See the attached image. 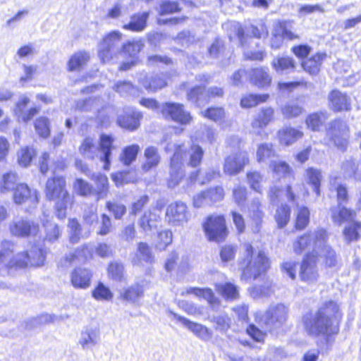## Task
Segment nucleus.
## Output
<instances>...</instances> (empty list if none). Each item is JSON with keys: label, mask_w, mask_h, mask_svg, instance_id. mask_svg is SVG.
<instances>
[{"label": "nucleus", "mask_w": 361, "mask_h": 361, "mask_svg": "<svg viewBox=\"0 0 361 361\" xmlns=\"http://www.w3.org/2000/svg\"><path fill=\"white\" fill-rule=\"evenodd\" d=\"M338 312V305L332 301L324 302L315 312L303 316L302 321L306 331L311 336H330L336 334L337 326L333 324V319Z\"/></svg>", "instance_id": "nucleus-1"}, {"label": "nucleus", "mask_w": 361, "mask_h": 361, "mask_svg": "<svg viewBox=\"0 0 361 361\" xmlns=\"http://www.w3.org/2000/svg\"><path fill=\"white\" fill-rule=\"evenodd\" d=\"M14 245L10 241L1 243L0 249V273L11 268H24L28 264L39 267L43 264L44 252L37 246H34L27 252L13 256Z\"/></svg>", "instance_id": "nucleus-2"}, {"label": "nucleus", "mask_w": 361, "mask_h": 361, "mask_svg": "<svg viewBox=\"0 0 361 361\" xmlns=\"http://www.w3.org/2000/svg\"><path fill=\"white\" fill-rule=\"evenodd\" d=\"M244 256L240 262L243 280L255 279L269 268V259L262 251L255 252L249 243L243 245Z\"/></svg>", "instance_id": "nucleus-3"}, {"label": "nucleus", "mask_w": 361, "mask_h": 361, "mask_svg": "<svg viewBox=\"0 0 361 361\" xmlns=\"http://www.w3.org/2000/svg\"><path fill=\"white\" fill-rule=\"evenodd\" d=\"M65 185L63 177H54L47 180L45 191L47 199L56 200V216L61 219L66 217V210L72 204V197L65 189Z\"/></svg>", "instance_id": "nucleus-4"}, {"label": "nucleus", "mask_w": 361, "mask_h": 361, "mask_svg": "<svg viewBox=\"0 0 361 361\" xmlns=\"http://www.w3.org/2000/svg\"><path fill=\"white\" fill-rule=\"evenodd\" d=\"M326 137L341 152H345L350 139V128L347 122L341 118L331 121L326 126Z\"/></svg>", "instance_id": "nucleus-5"}, {"label": "nucleus", "mask_w": 361, "mask_h": 361, "mask_svg": "<svg viewBox=\"0 0 361 361\" xmlns=\"http://www.w3.org/2000/svg\"><path fill=\"white\" fill-rule=\"evenodd\" d=\"M329 236L328 232L322 228H319L314 232L305 233L293 243L294 252L301 254L306 249H312L310 254L315 255L321 250L322 245L329 240Z\"/></svg>", "instance_id": "nucleus-6"}, {"label": "nucleus", "mask_w": 361, "mask_h": 361, "mask_svg": "<svg viewBox=\"0 0 361 361\" xmlns=\"http://www.w3.org/2000/svg\"><path fill=\"white\" fill-rule=\"evenodd\" d=\"M39 195L37 190L30 188L25 183H20L13 193V202L23 205L25 212L31 214L38 205Z\"/></svg>", "instance_id": "nucleus-7"}, {"label": "nucleus", "mask_w": 361, "mask_h": 361, "mask_svg": "<svg viewBox=\"0 0 361 361\" xmlns=\"http://www.w3.org/2000/svg\"><path fill=\"white\" fill-rule=\"evenodd\" d=\"M205 235L208 240L221 242L227 235L226 221L221 215H211L202 224Z\"/></svg>", "instance_id": "nucleus-8"}, {"label": "nucleus", "mask_w": 361, "mask_h": 361, "mask_svg": "<svg viewBox=\"0 0 361 361\" xmlns=\"http://www.w3.org/2000/svg\"><path fill=\"white\" fill-rule=\"evenodd\" d=\"M122 34L113 31L108 34L99 44V56L103 63L109 62L114 56L121 53Z\"/></svg>", "instance_id": "nucleus-9"}, {"label": "nucleus", "mask_w": 361, "mask_h": 361, "mask_svg": "<svg viewBox=\"0 0 361 361\" xmlns=\"http://www.w3.org/2000/svg\"><path fill=\"white\" fill-rule=\"evenodd\" d=\"M288 307L283 304L271 306L260 318V322L269 331L281 327L287 320Z\"/></svg>", "instance_id": "nucleus-10"}, {"label": "nucleus", "mask_w": 361, "mask_h": 361, "mask_svg": "<svg viewBox=\"0 0 361 361\" xmlns=\"http://www.w3.org/2000/svg\"><path fill=\"white\" fill-rule=\"evenodd\" d=\"M318 257L314 254H307L303 258L300 267L299 276L302 282L310 285L316 284L319 277L317 266Z\"/></svg>", "instance_id": "nucleus-11"}, {"label": "nucleus", "mask_w": 361, "mask_h": 361, "mask_svg": "<svg viewBox=\"0 0 361 361\" xmlns=\"http://www.w3.org/2000/svg\"><path fill=\"white\" fill-rule=\"evenodd\" d=\"M224 94L223 90L219 87H211L205 90L204 87L197 86L187 93V99L197 106H201L214 97H220Z\"/></svg>", "instance_id": "nucleus-12"}, {"label": "nucleus", "mask_w": 361, "mask_h": 361, "mask_svg": "<svg viewBox=\"0 0 361 361\" xmlns=\"http://www.w3.org/2000/svg\"><path fill=\"white\" fill-rule=\"evenodd\" d=\"M183 150L182 146L176 147L175 152L171 159L169 175L167 178L169 188L178 185L185 176V171L182 163Z\"/></svg>", "instance_id": "nucleus-13"}, {"label": "nucleus", "mask_w": 361, "mask_h": 361, "mask_svg": "<svg viewBox=\"0 0 361 361\" xmlns=\"http://www.w3.org/2000/svg\"><path fill=\"white\" fill-rule=\"evenodd\" d=\"M9 229L13 235L20 238L35 236L39 231L38 223L27 218L13 220L10 224Z\"/></svg>", "instance_id": "nucleus-14"}, {"label": "nucleus", "mask_w": 361, "mask_h": 361, "mask_svg": "<svg viewBox=\"0 0 361 361\" xmlns=\"http://www.w3.org/2000/svg\"><path fill=\"white\" fill-rule=\"evenodd\" d=\"M293 23L290 21L279 22L274 27L270 44L273 49H277L283 44V39L293 40L299 36L292 32Z\"/></svg>", "instance_id": "nucleus-15"}, {"label": "nucleus", "mask_w": 361, "mask_h": 361, "mask_svg": "<svg viewBox=\"0 0 361 361\" xmlns=\"http://www.w3.org/2000/svg\"><path fill=\"white\" fill-rule=\"evenodd\" d=\"M166 219L173 226H182L188 221L186 204L180 201L170 204L166 209Z\"/></svg>", "instance_id": "nucleus-16"}, {"label": "nucleus", "mask_w": 361, "mask_h": 361, "mask_svg": "<svg viewBox=\"0 0 361 361\" xmlns=\"http://www.w3.org/2000/svg\"><path fill=\"white\" fill-rule=\"evenodd\" d=\"M248 163L249 157L246 152L231 154L225 159L224 172L229 176L236 175L240 173Z\"/></svg>", "instance_id": "nucleus-17"}, {"label": "nucleus", "mask_w": 361, "mask_h": 361, "mask_svg": "<svg viewBox=\"0 0 361 361\" xmlns=\"http://www.w3.org/2000/svg\"><path fill=\"white\" fill-rule=\"evenodd\" d=\"M224 195L225 192L223 187H212L194 196L193 204L195 207H201L205 204H212L223 200Z\"/></svg>", "instance_id": "nucleus-18"}, {"label": "nucleus", "mask_w": 361, "mask_h": 361, "mask_svg": "<svg viewBox=\"0 0 361 361\" xmlns=\"http://www.w3.org/2000/svg\"><path fill=\"white\" fill-rule=\"evenodd\" d=\"M161 111L164 116L181 124H188L192 120L190 114L184 109L183 104L178 103H165Z\"/></svg>", "instance_id": "nucleus-19"}, {"label": "nucleus", "mask_w": 361, "mask_h": 361, "mask_svg": "<svg viewBox=\"0 0 361 361\" xmlns=\"http://www.w3.org/2000/svg\"><path fill=\"white\" fill-rule=\"evenodd\" d=\"M138 82L149 92H154L167 85L166 75L164 73H145L138 74Z\"/></svg>", "instance_id": "nucleus-20"}, {"label": "nucleus", "mask_w": 361, "mask_h": 361, "mask_svg": "<svg viewBox=\"0 0 361 361\" xmlns=\"http://www.w3.org/2000/svg\"><path fill=\"white\" fill-rule=\"evenodd\" d=\"M274 120V110L271 107L262 108L251 123L255 134L262 135L264 128Z\"/></svg>", "instance_id": "nucleus-21"}, {"label": "nucleus", "mask_w": 361, "mask_h": 361, "mask_svg": "<svg viewBox=\"0 0 361 361\" xmlns=\"http://www.w3.org/2000/svg\"><path fill=\"white\" fill-rule=\"evenodd\" d=\"M100 341V329L98 326L90 324L83 327L80 332L78 344L83 350L92 348Z\"/></svg>", "instance_id": "nucleus-22"}, {"label": "nucleus", "mask_w": 361, "mask_h": 361, "mask_svg": "<svg viewBox=\"0 0 361 361\" xmlns=\"http://www.w3.org/2000/svg\"><path fill=\"white\" fill-rule=\"evenodd\" d=\"M234 28L236 32L237 37L243 47H245L247 42L246 39L248 36H253L256 38L265 37L268 35V30L264 25L261 24L259 27L255 25H250L247 28V33L245 35L244 30L240 25L235 23Z\"/></svg>", "instance_id": "nucleus-23"}, {"label": "nucleus", "mask_w": 361, "mask_h": 361, "mask_svg": "<svg viewBox=\"0 0 361 361\" xmlns=\"http://www.w3.org/2000/svg\"><path fill=\"white\" fill-rule=\"evenodd\" d=\"M331 109L336 112L350 111L351 109L350 98L338 90H333L328 97Z\"/></svg>", "instance_id": "nucleus-24"}, {"label": "nucleus", "mask_w": 361, "mask_h": 361, "mask_svg": "<svg viewBox=\"0 0 361 361\" xmlns=\"http://www.w3.org/2000/svg\"><path fill=\"white\" fill-rule=\"evenodd\" d=\"M247 77L250 82L259 87H265L270 85L271 78L267 68H257L247 71Z\"/></svg>", "instance_id": "nucleus-25"}, {"label": "nucleus", "mask_w": 361, "mask_h": 361, "mask_svg": "<svg viewBox=\"0 0 361 361\" xmlns=\"http://www.w3.org/2000/svg\"><path fill=\"white\" fill-rule=\"evenodd\" d=\"M92 274L90 270L85 268H77L71 274L72 285L76 288L86 289L90 286Z\"/></svg>", "instance_id": "nucleus-26"}, {"label": "nucleus", "mask_w": 361, "mask_h": 361, "mask_svg": "<svg viewBox=\"0 0 361 361\" xmlns=\"http://www.w3.org/2000/svg\"><path fill=\"white\" fill-rule=\"evenodd\" d=\"M186 294H192L199 298L205 299L212 309H216L219 305V300L214 295L212 290L209 288L190 287L181 293L182 295Z\"/></svg>", "instance_id": "nucleus-27"}, {"label": "nucleus", "mask_w": 361, "mask_h": 361, "mask_svg": "<svg viewBox=\"0 0 361 361\" xmlns=\"http://www.w3.org/2000/svg\"><path fill=\"white\" fill-rule=\"evenodd\" d=\"M175 317L200 339L209 341L212 338V333L207 326L201 324L191 322L181 316L175 314Z\"/></svg>", "instance_id": "nucleus-28"}, {"label": "nucleus", "mask_w": 361, "mask_h": 361, "mask_svg": "<svg viewBox=\"0 0 361 361\" xmlns=\"http://www.w3.org/2000/svg\"><path fill=\"white\" fill-rule=\"evenodd\" d=\"M114 138L111 135L102 134L99 142V159L104 162V169H109Z\"/></svg>", "instance_id": "nucleus-29"}, {"label": "nucleus", "mask_w": 361, "mask_h": 361, "mask_svg": "<svg viewBox=\"0 0 361 361\" xmlns=\"http://www.w3.org/2000/svg\"><path fill=\"white\" fill-rule=\"evenodd\" d=\"M140 118L141 115L139 112L129 109L124 115L118 116L117 123L123 128L134 130L139 127Z\"/></svg>", "instance_id": "nucleus-30"}, {"label": "nucleus", "mask_w": 361, "mask_h": 361, "mask_svg": "<svg viewBox=\"0 0 361 361\" xmlns=\"http://www.w3.org/2000/svg\"><path fill=\"white\" fill-rule=\"evenodd\" d=\"M90 59L87 51H78L70 57L67 63V70L70 72L80 71L86 66Z\"/></svg>", "instance_id": "nucleus-31"}, {"label": "nucleus", "mask_w": 361, "mask_h": 361, "mask_svg": "<svg viewBox=\"0 0 361 361\" xmlns=\"http://www.w3.org/2000/svg\"><path fill=\"white\" fill-rule=\"evenodd\" d=\"M153 261L154 257L148 245L146 243H139L137 252L131 255L132 263L135 265H140L142 262L151 264Z\"/></svg>", "instance_id": "nucleus-32"}, {"label": "nucleus", "mask_w": 361, "mask_h": 361, "mask_svg": "<svg viewBox=\"0 0 361 361\" xmlns=\"http://www.w3.org/2000/svg\"><path fill=\"white\" fill-rule=\"evenodd\" d=\"M326 58V53H317L312 57L303 61L301 63L304 71L310 75H317L323 61Z\"/></svg>", "instance_id": "nucleus-33"}, {"label": "nucleus", "mask_w": 361, "mask_h": 361, "mask_svg": "<svg viewBox=\"0 0 361 361\" xmlns=\"http://www.w3.org/2000/svg\"><path fill=\"white\" fill-rule=\"evenodd\" d=\"M315 255L324 259V262L329 267H336L338 262V257L335 250L328 244L326 240L321 246V250L315 253Z\"/></svg>", "instance_id": "nucleus-34"}, {"label": "nucleus", "mask_w": 361, "mask_h": 361, "mask_svg": "<svg viewBox=\"0 0 361 361\" xmlns=\"http://www.w3.org/2000/svg\"><path fill=\"white\" fill-rule=\"evenodd\" d=\"M331 212L333 221L338 225H341L345 221L350 222L355 217L354 211L341 207V204H338V207L332 208Z\"/></svg>", "instance_id": "nucleus-35"}, {"label": "nucleus", "mask_w": 361, "mask_h": 361, "mask_svg": "<svg viewBox=\"0 0 361 361\" xmlns=\"http://www.w3.org/2000/svg\"><path fill=\"white\" fill-rule=\"evenodd\" d=\"M143 293V287L135 283L121 291L119 298L126 302L135 303L142 297Z\"/></svg>", "instance_id": "nucleus-36"}, {"label": "nucleus", "mask_w": 361, "mask_h": 361, "mask_svg": "<svg viewBox=\"0 0 361 361\" xmlns=\"http://www.w3.org/2000/svg\"><path fill=\"white\" fill-rule=\"evenodd\" d=\"M280 142L285 145H290L300 139L303 133L292 127H286L278 133Z\"/></svg>", "instance_id": "nucleus-37"}, {"label": "nucleus", "mask_w": 361, "mask_h": 361, "mask_svg": "<svg viewBox=\"0 0 361 361\" xmlns=\"http://www.w3.org/2000/svg\"><path fill=\"white\" fill-rule=\"evenodd\" d=\"M144 156L145 162L142 164V168L146 172L157 166L160 163L161 157L158 149L155 147L150 146L147 147L145 150Z\"/></svg>", "instance_id": "nucleus-38"}, {"label": "nucleus", "mask_w": 361, "mask_h": 361, "mask_svg": "<svg viewBox=\"0 0 361 361\" xmlns=\"http://www.w3.org/2000/svg\"><path fill=\"white\" fill-rule=\"evenodd\" d=\"M271 64L277 73H290L295 68V61L290 56L276 57Z\"/></svg>", "instance_id": "nucleus-39"}, {"label": "nucleus", "mask_w": 361, "mask_h": 361, "mask_svg": "<svg viewBox=\"0 0 361 361\" xmlns=\"http://www.w3.org/2000/svg\"><path fill=\"white\" fill-rule=\"evenodd\" d=\"M148 17V12L135 14L131 17L129 23L123 25V28L133 32L142 31L146 27Z\"/></svg>", "instance_id": "nucleus-40"}, {"label": "nucleus", "mask_w": 361, "mask_h": 361, "mask_svg": "<svg viewBox=\"0 0 361 361\" xmlns=\"http://www.w3.org/2000/svg\"><path fill=\"white\" fill-rule=\"evenodd\" d=\"M261 203L259 199L255 198L252 200L250 206L249 207L250 216L252 221L255 224V226L253 228L255 232L259 231V226L262 223L264 218V213L260 209Z\"/></svg>", "instance_id": "nucleus-41"}, {"label": "nucleus", "mask_w": 361, "mask_h": 361, "mask_svg": "<svg viewBox=\"0 0 361 361\" xmlns=\"http://www.w3.org/2000/svg\"><path fill=\"white\" fill-rule=\"evenodd\" d=\"M159 219V216L158 215L148 210L143 214L138 223L143 231H148L157 227Z\"/></svg>", "instance_id": "nucleus-42"}, {"label": "nucleus", "mask_w": 361, "mask_h": 361, "mask_svg": "<svg viewBox=\"0 0 361 361\" xmlns=\"http://www.w3.org/2000/svg\"><path fill=\"white\" fill-rule=\"evenodd\" d=\"M99 147L94 145V141L90 137H86L82 142L79 152L85 157L90 159L95 157H99Z\"/></svg>", "instance_id": "nucleus-43"}, {"label": "nucleus", "mask_w": 361, "mask_h": 361, "mask_svg": "<svg viewBox=\"0 0 361 361\" xmlns=\"http://www.w3.org/2000/svg\"><path fill=\"white\" fill-rule=\"evenodd\" d=\"M306 178L307 183L313 187V190L317 195H319L320 185L323 178L321 170L314 168H308L306 170Z\"/></svg>", "instance_id": "nucleus-44"}, {"label": "nucleus", "mask_w": 361, "mask_h": 361, "mask_svg": "<svg viewBox=\"0 0 361 361\" xmlns=\"http://www.w3.org/2000/svg\"><path fill=\"white\" fill-rule=\"evenodd\" d=\"M18 176L16 173L8 172L3 175L0 180V192L5 193L16 190L18 185Z\"/></svg>", "instance_id": "nucleus-45"}, {"label": "nucleus", "mask_w": 361, "mask_h": 361, "mask_svg": "<svg viewBox=\"0 0 361 361\" xmlns=\"http://www.w3.org/2000/svg\"><path fill=\"white\" fill-rule=\"evenodd\" d=\"M280 111L284 118L290 119L301 115L304 109L302 106L295 102H289L281 106Z\"/></svg>", "instance_id": "nucleus-46"}, {"label": "nucleus", "mask_w": 361, "mask_h": 361, "mask_svg": "<svg viewBox=\"0 0 361 361\" xmlns=\"http://www.w3.org/2000/svg\"><path fill=\"white\" fill-rule=\"evenodd\" d=\"M361 231V222L360 221H350V224L345 226L343 230V235L345 241L350 243L353 241H357L360 238V231Z\"/></svg>", "instance_id": "nucleus-47"}, {"label": "nucleus", "mask_w": 361, "mask_h": 361, "mask_svg": "<svg viewBox=\"0 0 361 361\" xmlns=\"http://www.w3.org/2000/svg\"><path fill=\"white\" fill-rule=\"evenodd\" d=\"M216 290L227 300H235L239 296L237 286L231 283L216 285Z\"/></svg>", "instance_id": "nucleus-48"}, {"label": "nucleus", "mask_w": 361, "mask_h": 361, "mask_svg": "<svg viewBox=\"0 0 361 361\" xmlns=\"http://www.w3.org/2000/svg\"><path fill=\"white\" fill-rule=\"evenodd\" d=\"M327 119L326 112H317L309 115L306 118V124L313 131H318Z\"/></svg>", "instance_id": "nucleus-49"}, {"label": "nucleus", "mask_w": 361, "mask_h": 361, "mask_svg": "<svg viewBox=\"0 0 361 361\" xmlns=\"http://www.w3.org/2000/svg\"><path fill=\"white\" fill-rule=\"evenodd\" d=\"M92 179L97 185V200L106 197L108 192V178L100 173L92 175Z\"/></svg>", "instance_id": "nucleus-50"}, {"label": "nucleus", "mask_w": 361, "mask_h": 361, "mask_svg": "<svg viewBox=\"0 0 361 361\" xmlns=\"http://www.w3.org/2000/svg\"><path fill=\"white\" fill-rule=\"evenodd\" d=\"M140 147L138 145H132L123 148L121 154V161L126 166H129L133 162L137 156Z\"/></svg>", "instance_id": "nucleus-51"}, {"label": "nucleus", "mask_w": 361, "mask_h": 361, "mask_svg": "<svg viewBox=\"0 0 361 361\" xmlns=\"http://www.w3.org/2000/svg\"><path fill=\"white\" fill-rule=\"evenodd\" d=\"M276 156V152L271 143L260 144L257 149V160L259 163L265 162L267 160Z\"/></svg>", "instance_id": "nucleus-52"}, {"label": "nucleus", "mask_w": 361, "mask_h": 361, "mask_svg": "<svg viewBox=\"0 0 361 361\" xmlns=\"http://www.w3.org/2000/svg\"><path fill=\"white\" fill-rule=\"evenodd\" d=\"M144 44L142 40L128 41L126 44H122L121 53L135 59L137 55L142 50Z\"/></svg>", "instance_id": "nucleus-53"}, {"label": "nucleus", "mask_w": 361, "mask_h": 361, "mask_svg": "<svg viewBox=\"0 0 361 361\" xmlns=\"http://www.w3.org/2000/svg\"><path fill=\"white\" fill-rule=\"evenodd\" d=\"M219 176V171L214 169H209L201 176L199 175V171L192 173L190 178L192 183L198 182L200 185H204Z\"/></svg>", "instance_id": "nucleus-54"}, {"label": "nucleus", "mask_w": 361, "mask_h": 361, "mask_svg": "<svg viewBox=\"0 0 361 361\" xmlns=\"http://www.w3.org/2000/svg\"><path fill=\"white\" fill-rule=\"evenodd\" d=\"M269 98V94H250L243 97L240 100V105L243 108H251L262 102H265Z\"/></svg>", "instance_id": "nucleus-55"}, {"label": "nucleus", "mask_w": 361, "mask_h": 361, "mask_svg": "<svg viewBox=\"0 0 361 361\" xmlns=\"http://www.w3.org/2000/svg\"><path fill=\"white\" fill-rule=\"evenodd\" d=\"M100 99L96 97H89L80 99L76 103V109L81 111H90L97 110L100 106Z\"/></svg>", "instance_id": "nucleus-56"}, {"label": "nucleus", "mask_w": 361, "mask_h": 361, "mask_svg": "<svg viewBox=\"0 0 361 361\" xmlns=\"http://www.w3.org/2000/svg\"><path fill=\"white\" fill-rule=\"evenodd\" d=\"M45 228V240L49 242H54L59 239L61 235V230L59 226L49 221L43 223Z\"/></svg>", "instance_id": "nucleus-57"}, {"label": "nucleus", "mask_w": 361, "mask_h": 361, "mask_svg": "<svg viewBox=\"0 0 361 361\" xmlns=\"http://www.w3.org/2000/svg\"><path fill=\"white\" fill-rule=\"evenodd\" d=\"M310 221V211L306 207H298L297 210L295 228L299 230L304 229Z\"/></svg>", "instance_id": "nucleus-58"}, {"label": "nucleus", "mask_w": 361, "mask_h": 361, "mask_svg": "<svg viewBox=\"0 0 361 361\" xmlns=\"http://www.w3.org/2000/svg\"><path fill=\"white\" fill-rule=\"evenodd\" d=\"M106 208L113 214L116 219H121L126 213V207L117 201H108L106 203Z\"/></svg>", "instance_id": "nucleus-59"}, {"label": "nucleus", "mask_w": 361, "mask_h": 361, "mask_svg": "<svg viewBox=\"0 0 361 361\" xmlns=\"http://www.w3.org/2000/svg\"><path fill=\"white\" fill-rule=\"evenodd\" d=\"M109 276L114 281H121L124 278V267L119 262H112L108 268Z\"/></svg>", "instance_id": "nucleus-60"}, {"label": "nucleus", "mask_w": 361, "mask_h": 361, "mask_svg": "<svg viewBox=\"0 0 361 361\" xmlns=\"http://www.w3.org/2000/svg\"><path fill=\"white\" fill-rule=\"evenodd\" d=\"M92 297L97 300H110L113 298V293L108 287L100 282L92 290Z\"/></svg>", "instance_id": "nucleus-61"}, {"label": "nucleus", "mask_w": 361, "mask_h": 361, "mask_svg": "<svg viewBox=\"0 0 361 361\" xmlns=\"http://www.w3.org/2000/svg\"><path fill=\"white\" fill-rule=\"evenodd\" d=\"M269 166L273 172L280 177H286L292 171L290 166L282 161H271Z\"/></svg>", "instance_id": "nucleus-62"}, {"label": "nucleus", "mask_w": 361, "mask_h": 361, "mask_svg": "<svg viewBox=\"0 0 361 361\" xmlns=\"http://www.w3.org/2000/svg\"><path fill=\"white\" fill-rule=\"evenodd\" d=\"M290 209L287 204H282L277 210L275 216L279 227L285 226L290 219Z\"/></svg>", "instance_id": "nucleus-63"}, {"label": "nucleus", "mask_w": 361, "mask_h": 361, "mask_svg": "<svg viewBox=\"0 0 361 361\" xmlns=\"http://www.w3.org/2000/svg\"><path fill=\"white\" fill-rule=\"evenodd\" d=\"M35 128L41 137L46 138L50 135L49 119L46 117H39L35 122Z\"/></svg>", "instance_id": "nucleus-64"}]
</instances>
